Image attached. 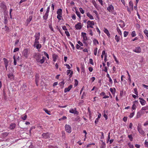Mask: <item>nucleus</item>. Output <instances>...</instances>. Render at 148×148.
<instances>
[{"label":"nucleus","mask_w":148,"mask_h":148,"mask_svg":"<svg viewBox=\"0 0 148 148\" xmlns=\"http://www.w3.org/2000/svg\"><path fill=\"white\" fill-rule=\"evenodd\" d=\"M65 130L66 131L69 133H71V127L69 125L66 124L65 126Z\"/></svg>","instance_id":"6"},{"label":"nucleus","mask_w":148,"mask_h":148,"mask_svg":"<svg viewBox=\"0 0 148 148\" xmlns=\"http://www.w3.org/2000/svg\"><path fill=\"white\" fill-rule=\"evenodd\" d=\"M144 113V112H143L141 110L140 111L137 113V115L136 116V118L138 119L140 117L142 114Z\"/></svg>","instance_id":"15"},{"label":"nucleus","mask_w":148,"mask_h":148,"mask_svg":"<svg viewBox=\"0 0 148 148\" xmlns=\"http://www.w3.org/2000/svg\"><path fill=\"white\" fill-rule=\"evenodd\" d=\"M73 71L70 69H69L66 71V74L69 75V78H71L73 74Z\"/></svg>","instance_id":"9"},{"label":"nucleus","mask_w":148,"mask_h":148,"mask_svg":"<svg viewBox=\"0 0 148 148\" xmlns=\"http://www.w3.org/2000/svg\"><path fill=\"white\" fill-rule=\"evenodd\" d=\"M107 55H105L104 56V61L105 62H106L107 61Z\"/></svg>","instance_id":"59"},{"label":"nucleus","mask_w":148,"mask_h":148,"mask_svg":"<svg viewBox=\"0 0 148 148\" xmlns=\"http://www.w3.org/2000/svg\"><path fill=\"white\" fill-rule=\"evenodd\" d=\"M43 110L47 114H49V115H51V112L50 111H48L47 109L45 108H44Z\"/></svg>","instance_id":"29"},{"label":"nucleus","mask_w":148,"mask_h":148,"mask_svg":"<svg viewBox=\"0 0 148 148\" xmlns=\"http://www.w3.org/2000/svg\"><path fill=\"white\" fill-rule=\"evenodd\" d=\"M97 48L96 47L94 49V54L95 56L97 55Z\"/></svg>","instance_id":"48"},{"label":"nucleus","mask_w":148,"mask_h":148,"mask_svg":"<svg viewBox=\"0 0 148 148\" xmlns=\"http://www.w3.org/2000/svg\"><path fill=\"white\" fill-rule=\"evenodd\" d=\"M131 36L133 37H134L136 36V34L135 31H133L131 33Z\"/></svg>","instance_id":"41"},{"label":"nucleus","mask_w":148,"mask_h":148,"mask_svg":"<svg viewBox=\"0 0 148 148\" xmlns=\"http://www.w3.org/2000/svg\"><path fill=\"white\" fill-rule=\"evenodd\" d=\"M92 3L95 7L97 9V5L96 2L95 1H92Z\"/></svg>","instance_id":"52"},{"label":"nucleus","mask_w":148,"mask_h":148,"mask_svg":"<svg viewBox=\"0 0 148 148\" xmlns=\"http://www.w3.org/2000/svg\"><path fill=\"white\" fill-rule=\"evenodd\" d=\"M62 15H58L57 16V18L59 20V21H60L61 20V17H62Z\"/></svg>","instance_id":"47"},{"label":"nucleus","mask_w":148,"mask_h":148,"mask_svg":"<svg viewBox=\"0 0 148 148\" xmlns=\"http://www.w3.org/2000/svg\"><path fill=\"white\" fill-rule=\"evenodd\" d=\"M75 13L76 14L77 16L80 18H81V15L80 14L78 11L76 9H75Z\"/></svg>","instance_id":"31"},{"label":"nucleus","mask_w":148,"mask_h":148,"mask_svg":"<svg viewBox=\"0 0 148 148\" xmlns=\"http://www.w3.org/2000/svg\"><path fill=\"white\" fill-rule=\"evenodd\" d=\"M40 32L36 33L34 37L35 38L34 42H39V40L40 39Z\"/></svg>","instance_id":"7"},{"label":"nucleus","mask_w":148,"mask_h":148,"mask_svg":"<svg viewBox=\"0 0 148 148\" xmlns=\"http://www.w3.org/2000/svg\"><path fill=\"white\" fill-rule=\"evenodd\" d=\"M143 86L145 88H146L147 89H148V86L144 84H142Z\"/></svg>","instance_id":"63"},{"label":"nucleus","mask_w":148,"mask_h":148,"mask_svg":"<svg viewBox=\"0 0 148 148\" xmlns=\"http://www.w3.org/2000/svg\"><path fill=\"white\" fill-rule=\"evenodd\" d=\"M75 27L76 29L78 30L81 29L82 28L81 23H78L75 25Z\"/></svg>","instance_id":"14"},{"label":"nucleus","mask_w":148,"mask_h":148,"mask_svg":"<svg viewBox=\"0 0 148 148\" xmlns=\"http://www.w3.org/2000/svg\"><path fill=\"white\" fill-rule=\"evenodd\" d=\"M141 49L139 47H136L135 49L133 50V51L135 52L140 53L141 52Z\"/></svg>","instance_id":"12"},{"label":"nucleus","mask_w":148,"mask_h":148,"mask_svg":"<svg viewBox=\"0 0 148 148\" xmlns=\"http://www.w3.org/2000/svg\"><path fill=\"white\" fill-rule=\"evenodd\" d=\"M87 28L88 29L89 27H90L91 28H93V26L94 25L95 23L93 21H88L87 22Z\"/></svg>","instance_id":"5"},{"label":"nucleus","mask_w":148,"mask_h":148,"mask_svg":"<svg viewBox=\"0 0 148 148\" xmlns=\"http://www.w3.org/2000/svg\"><path fill=\"white\" fill-rule=\"evenodd\" d=\"M86 15L91 20H93L94 18L93 16L89 12H87L86 13Z\"/></svg>","instance_id":"23"},{"label":"nucleus","mask_w":148,"mask_h":148,"mask_svg":"<svg viewBox=\"0 0 148 148\" xmlns=\"http://www.w3.org/2000/svg\"><path fill=\"white\" fill-rule=\"evenodd\" d=\"M40 75L38 74H36L35 75V82L36 85L38 86V83L39 82L40 79Z\"/></svg>","instance_id":"8"},{"label":"nucleus","mask_w":148,"mask_h":148,"mask_svg":"<svg viewBox=\"0 0 148 148\" xmlns=\"http://www.w3.org/2000/svg\"><path fill=\"white\" fill-rule=\"evenodd\" d=\"M139 101L141 104L143 106L145 104L146 101L144 99L142 100H140Z\"/></svg>","instance_id":"33"},{"label":"nucleus","mask_w":148,"mask_h":148,"mask_svg":"<svg viewBox=\"0 0 148 148\" xmlns=\"http://www.w3.org/2000/svg\"><path fill=\"white\" fill-rule=\"evenodd\" d=\"M128 32L125 31L124 32V37H126L128 34Z\"/></svg>","instance_id":"40"},{"label":"nucleus","mask_w":148,"mask_h":148,"mask_svg":"<svg viewBox=\"0 0 148 148\" xmlns=\"http://www.w3.org/2000/svg\"><path fill=\"white\" fill-rule=\"evenodd\" d=\"M102 55H107L106 53V51L105 50H103L102 53Z\"/></svg>","instance_id":"62"},{"label":"nucleus","mask_w":148,"mask_h":148,"mask_svg":"<svg viewBox=\"0 0 148 148\" xmlns=\"http://www.w3.org/2000/svg\"><path fill=\"white\" fill-rule=\"evenodd\" d=\"M82 36L83 37V40H87L88 38L86 35V34L85 33L82 32L81 33Z\"/></svg>","instance_id":"16"},{"label":"nucleus","mask_w":148,"mask_h":148,"mask_svg":"<svg viewBox=\"0 0 148 148\" xmlns=\"http://www.w3.org/2000/svg\"><path fill=\"white\" fill-rule=\"evenodd\" d=\"M89 62L92 65H94V63L93 61V60L92 59H89Z\"/></svg>","instance_id":"53"},{"label":"nucleus","mask_w":148,"mask_h":148,"mask_svg":"<svg viewBox=\"0 0 148 148\" xmlns=\"http://www.w3.org/2000/svg\"><path fill=\"white\" fill-rule=\"evenodd\" d=\"M62 10L60 8L58 9L57 11V14L58 15H62Z\"/></svg>","instance_id":"27"},{"label":"nucleus","mask_w":148,"mask_h":148,"mask_svg":"<svg viewBox=\"0 0 148 148\" xmlns=\"http://www.w3.org/2000/svg\"><path fill=\"white\" fill-rule=\"evenodd\" d=\"M136 108V106L134 103L132 106V110H135Z\"/></svg>","instance_id":"44"},{"label":"nucleus","mask_w":148,"mask_h":148,"mask_svg":"<svg viewBox=\"0 0 148 148\" xmlns=\"http://www.w3.org/2000/svg\"><path fill=\"white\" fill-rule=\"evenodd\" d=\"M30 54V51H29L27 49H24L22 53L23 56L26 58H27Z\"/></svg>","instance_id":"2"},{"label":"nucleus","mask_w":148,"mask_h":148,"mask_svg":"<svg viewBox=\"0 0 148 148\" xmlns=\"http://www.w3.org/2000/svg\"><path fill=\"white\" fill-rule=\"evenodd\" d=\"M69 43L70 45H71V47H72V48L73 49H74V46L73 43L71 42H69Z\"/></svg>","instance_id":"56"},{"label":"nucleus","mask_w":148,"mask_h":148,"mask_svg":"<svg viewBox=\"0 0 148 148\" xmlns=\"http://www.w3.org/2000/svg\"><path fill=\"white\" fill-rule=\"evenodd\" d=\"M44 55L46 56L47 58L49 59V55L47 53L45 52H44Z\"/></svg>","instance_id":"57"},{"label":"nucleus","mask_w":148,"mask_h":148,"mask_svg":"<svg viewBox=\"0 0 148 148\" xmlns=\"http://www.w3.org/2000/svg\"><path fill=\"white\" fill-rule=\"evenodd\" d=\"M128 137L129 138L130 140L131 141H132L133 140V137L132 135L130 134L128 135Z\"/></svg>","instance_id":"45"},{"label":"nucleus","mask_w":148,"mask_h":148,"mask_svg":"<svg viewBox=\"0 0 148 148\" xmlns=\"http://www.w3.org/2000/svg\"><path fill=\"white\" fill-rule=\"evenodd\" d=\"M43 137L45 138H48L50 137L49 136L48 133H43L42 135Z\"/></svg>","instance_id":"19"},{"label":"nucleus","mask_w":148,"mask_h":148,"mask_svg":"<svg viewBox=\"0 0 148 148\" xmlns=\"http://www.w3.org/2000/svg\"><path fill=\"white\" fill-rule=\"evenodd\" d=\"M34 58L37 62L41 64H43L44 62L46 59L45 57L42 56V58L41 59V55L40 53H36L34 56Z\"/></svg>","instance_id":"1"},{"label":"nucleus","mask_w":148,"mask_h":148,"mask_svg":"<svg viewBox=\"0 0 148 148\" xmlns=\"http://www.w3.org/2000/svg\"><path fill=\"white\" fill-rule=\"evenodd\" d=\"M10 79L11 80H13L14 79V76H13V74H10Z\"/></svg>","instance_id":"38"},{"label":"nucleus","mask_w":148,"mask_h":148,"mask_svg":"<svg viewBox=\"0 0 148 148\" xmlns=\"http://www.w3.org/2000/svg\"><path fill=\"white\" fill-rule=\"evenodd\" d=\"M72 87L73 86L71 85L68 86V88H65L64 90V92H67L71 90V88H72Z\"/></svg>","instance_id":"17"},{"label":"nucleus","mask_w":148,"mask_h":148,"mask_svg":"<svg viewBox=\"0 0 148 148\" xmlns=\"http://www.w3.org/2000/svg\"><path fill=\"white\" fill-rule=\"evenodd\" d=\"M134 93L137 95H138V92L136 88L134 89Z\"/></svg>","instance_id":"50"},{"label":"nucleus","mask_w":148,"mask_h":148,"mask_svg":"<svg viewBox=\"0 0 148 148\" xmlns=\"http://www.w3.org/2000/svg\"><path fill=\"white\" fill-rule=\"evenodd\" d=\"M116 29H117V32H118L119 33V35H122L121 32V30H120V29H119V28L118 27H117Z\"/></svg>","instance_id":"36"},{"label":"nucleus","mask_w":148,"mask_h":148,"mask_svg":"<svg viewBox=\"0 0 148 148\" xmlns=\"http://www.w3.org/2000/svg\"><path fill=\"white\" fill-rule=\"evenodd\" d=\"M33 46L34 47H36V49L38 50V51H40L39 50L42 47V45L41 44H39V41L34 42V44Z\"/></svg>","instance_id":"4"},{"label":"nucleus","mask_w":148,"mask_h":148,"mask_svg":"<svg viewBox=\"0 0 148 148\" xmlns=\"http://www.w3.org/2000/svg\"><path fill=\"white\" fill-rule=\"evenodd\" d=\"M110 90L112 94H114L116 91V89L115 88H114V89H113L112 88H110Z\"/></svg>","instance_id":"30"},{"label":"nucleus","mask_w":148,"mask_h":148,"mask_svg":"<svg viewBox=\"0 0 148 148\" xmlns=\"http://www.w3.org/2000/svg\"><path fill=\"white\" fill-rule=\"evenodd\" d=\"M148 110V106H146L142 108L141 110L142 111L143 110Z\"/></svg>","instance_id":"32"},{"label":"nucleus","mask_w":148,"mask_h":148,"mask_svg":"<svg viewBox=\"0 0 148 148\" xmlns=\"http://www.w3.org/2000/svg\"><path fill=\"white\" fill-rule=\"evenodd\" d=\"M58 58V56L57 55L54 54L52 56V58L53 59V61L54 62H56Z\"/></svg>","instance_id":"22"},{"label":"nucleus","mask_w":148,"mask_h":148,"mask_svg":"<svg viewBox=\"0 0 148 148\" xmlns=\"http://www.w3.org/2000/svg\"><path fill=\"white\" fill-rule=\"evenodd\" d=\"M114 7L111 4L107 8V10L109 12H112L114 11Z\"/></svg>","instance_id":"10"},{"label":"nucleus","mask_w":148,"mask_h":148,"mask_svg":"<svg viewBox=\"0 0 148 148\" xmlns=\"http://www.w3.org/2000/svg\"><path fill=\"white\" fill-rule=\"evenodd\" d=\"M62 28L64 30H67V29L65 25H63L62 26Z\"/></svg>","instance_id":"64"},{"label":"nucleus","mask_w":148,"mask_h":148,"mask_svg":"<svg viewBox=\"0 0 148 148\" xmlns=\"http://www.w3.org/2000/svg\"><path fill=\"white\" fill-rule=\"evenodd\" d=\"M106 147V144L104 142H103L101 145L100 148H105Z\"/></svg>","instance_id":"39"},{"label":"nucleus","mask_w":148,"mask_h":148,"mask_svg":"<svg viewBox=\"0 0 148 148\" xmlns=\"http://www.w3.org/2000/svg\"><path fill=\"white\" fill-rule=\"evenodd\" d=\"M77 42H78V44L80 46H82L84 45L80 41H79Z\"/></svg>","instance_id":"60"},{"label":"nucleus","mask_w":148,"mask_h":148,"mask_svg":"<svg viewBox=\"0 0 148 148\" xmlns=\"http://www.w3.org/2000/svg\"><path fill=\"white\" fill-rule=\"evenodd\" d=\"M134 114V112H133L132 113H131L129 115V117L130 118H132Z\"/></svg>","instance_id":"51"},{"label":"nucleus","mask_w":148,"mask_h":148,"mask_svg":"<svg viewBox=\"0 0 148 148\" xmlns=\"http://www.w3.org/2000/svg\"><path fill=\"white\" fill-rule=\"evenodd\" d=\"M128 145L130 148H133L134 147L133 145L130 143H129Z\"/></svg>","instance_id":"55"},{"label":"nucleus","mask_w":148,"mask_h":148,"mask_svg":"<svg viewBox=\"0 0 148 148\" xmlns=\"http://www.w3.org/2000/svg\"><path fill=\"white\" fill-rule=\"evenodd\" d=\"M129 4L130 7L131 8V10H133V2L132 1H130L129 2Z\"/></svg>","instance_id":"26"},{"label":"nucleus","mask_w":148,"mask_h":148,"mask_svg":"<svg viewBox=\"0 0 148 148\" xmlns=\"http://www.w3.org/2000/svg\"><path fill=\"white\" fill-rule=\"evenodd\" d=\"M16 126V124L14 123H12L10 125V129H14Z\"/></svg>","instance_id":"18"},{"label":"nucleus","mask_w":148,"mask_h":148,"mask_svg":"<svg viewBox=\"0 0 148 148\" xmlns=\"http://www.w3.org/2000/svg\"><path fill=\"white\" fill-rule=\"evenodd\" d=\"M33 18V16H30L28 18H27L26 21V23H25V25L26 26H27L29 24L30 22L32 20Z\"/></svg>","instance_id":"11"},{"label":"nucleus","mask_w":148,"mask_h":148,"mask_svg":"<svg viewBox=\"0 0 148 148\" xmlns=\"http://www.w3.org/2000/svg\"><path fill=\"white\" fill-rule=\"evenodd\" d=\"M27 118V115H25L24 116L22 117H21L22 119L24 120H25Z\"/></svg>","instance_id":"54"},{"label":"nucleus","mask_w":148,"mask_h":148,"mask_svg":"<svg viewBox=\"0 0 148 148\" xmlns=\"http://www.w3.org/2000/svg\"><path fill=\"white\" fill-rule=\"evenodd\" d=\"M0 8L2 10H3V11H5L6 10V7L3 2H2L1 3Z\"/></svg>","instance_id":"13"},{"label":"nucleus","mask_w":148,"mask_h":148,"mask_svg":"<svg viewBox=\"0 0 148 148\" xmlns=\"http://www.w3.org/2000/svg\"><path fill=\"white\" fill-rule=\"evenodd\" d=\"M119 25L121 28H123L125 25L124 22L122 21H121L119 22Z\"/></svg>","instance_id":"21"},{"label":"nucleus","mask_w":148,"mask_h":148,"mask_svg":"<svg viewBox=\"0 0 148 148\" xmlns=\"http://www.w3.org/2000/svg\"><path fill=\"white\" fill-rule=\"evenodd\" d=\"M67 119L66 117V116H64L60 118L59 119V121H62L64 120Z\"/></svg>","instance_id":"43"},{"label":"nucleus","mask_w":148,"mask_h":148,"mask_svg":"<svg viewBox=\"0 0 148 148\" xmlns=\"http://www.w3.org/2000/svg\"><path fill=\"white\" fill-rule=\"evenodd\" d=\"M19 50V49L18 48H17V47L16 48L14 49L13 52H15L18 51Z\"/></svg>","instance_id":"61"},{"label":"nucleus","mask_w":148,"mask_h":148,"mask_svg":"<svg viewBox=\"0 0 148 148\" xmlns=\"http://www.w3.org/2000/svg\"><path fill=\"white\" fill-rule=\"evenodd\" d=\"M120 36H118L117 35H116L115 37V39L117 42H118L120 40Z\"/></svg>","instance_id":"28"},{"label":"nucleus","mask_w":148,"mask_h":148,"mask_svg":"<svg viewBox=\"0 0 148 148\" xmlns=\"http://www.w3.org/2000/svg\"><path fill=\"white\" fill-rule=\"evenodd\" d=\"M49 16V13L46 12L43 16V18L44 20H46L47 19Z\"/></svg>","instance_id":"25"},{"label":"nucleus","mask_w":148,"mask_h":148,"mask_svg":"<svg viewBox=\"0 0 148 148\" xmlns=\"http://www.w3.org/2000/svg\"><path fill=\"white\" fill-rule=\"evenodd\" d=\"M104 32L105 34H107V35L108 37H110V34L108 30L107 29H104Z\"/></svg>","instance_id":"24"},{"label":"nucleus","mask_w":148,"mask_h":148,"mask_svg":"<svg viewBox=\"0 0 148 148\" xmlns=\"http://www.w3.org/2000/svg\"><path fill=\"white\" fill-rule=\"evenodd\" d=\"M50 6H49L47 9L46 12L49 13L50 11Z\"/></svg>","instance_id":"58"},{"label":"nucleus","mask_w":148,"mask_h":148,"mask_svg":"<svg viewBox=\"0 0 148 148\" xmlns=\"http://www.w3.org/2000/svg\"><path fill=\"white\" fill-rule=\"evenodd\" d=\"M79 10L80 12L82 14H84V10L82 8H79Z\"/></svg>","instance_id":"42"},{"label":"nucleus","mask_w":148,"mask_h":148,"mask_svg":"<svg viewBox=\"0 0 148 148\" xmlns=\"http://www.w3.org/2000/svg\"><path fill=\"white\" fill-rule=\"evenodd\" d=\"M93 43L94 45H96L97 44H99V43L98 41L95 39H94L93 40Z\"/></svg>","instance_id":"35"},{"label":"nucleus","mask_w":148,"mask_h":148,"mask_svg":"<svg viewBox=\"0 0 148 148\" xmlns=\"http://www.w3.org/2000/svg\"><path fill=\"white\" fill-rule=\"evenodd\" d=\"M75 110H74V109L71 108L69 110V112L71 113H75Z\"/></svg>","instance_id":"49"},{"label":"nucleus","mask_w":148,"mask_h":148,"mask_svg":"<svg viewBox=\"0 0 148 148\" xmlns=\"http://www.w3.org/2000/svg\"><path fill=\"white\" fill-rule=\"evenodd\" d=\"M14 59V63L15 65L16 64V58L15 56L14 55L13 56Z\"/></svg>","instance_id":"34"},{"label":"nucleus","mask_w":148,"mask_h":148,"mask_svg":"<svg viewBox=\"0 0 148 148\" xmlns=\"http://www.w3.org/2000/svg\"><path fill=\"white\" fill-rule=\"evenodd\" d=\"M4 63L5 64V66L6 68V70H7V67L8 66V61L5 58H4L3 59Z\"/></svg>","instance_id":"20"},{"label":"nucleus","mask_w":148,"mask_h":148,"mask_svg":"<svg viewBox=\"0 0 148 148\" xmlns=\"http://www.w3.org/2000/svg\"><path fill=\"white\" fill-rule=\"evenodd\" d=\"M65 33L68 37H69L70 34L69 32L67 31H65Z\"/></svg>","instance_id":"46"},{"label":"nucleus","mask_w":148,"mask_h":148,"mask_svg":"<svg viewBox=\"0 0 148 148\" xmlns=\"http://www.w3.org/2000/svg\"><path fill=\"white\" fill-rule=\"evenodd\" d=\"M144 32L146 36L148 37V30L145 29L144 31Z\"/></svg>","instance_id":"37"},{"label":"nucleus","mask_w":148,"mask_h":148,"mask_svg":"<svg viewBox=\"0 0 148 148\" xmlns=\"http://www.w3.org/2000/svg\"><path fill=\"white\" fill-rule=\"evenodd\" d=\"M138 130L141 135L143 136H145V133L144 131L142 130L141 125L140 124H138L137 126Z\"/></svg>","instance_id":"3"}]
</instances>
